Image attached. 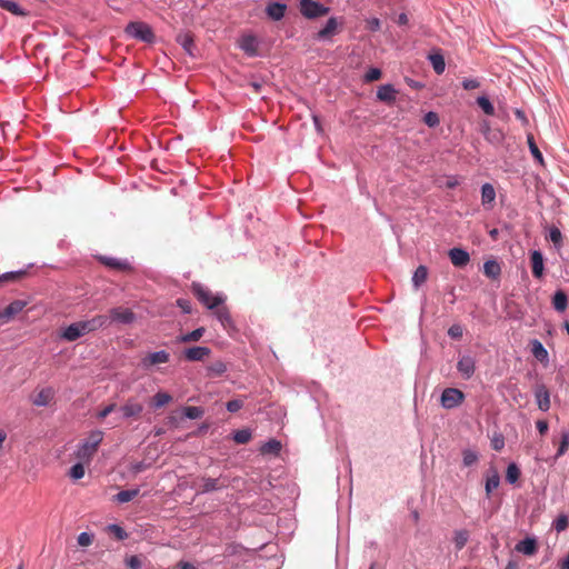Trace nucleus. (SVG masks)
I'll use <instances>...</instances> for the list:
<instances>
[{
	"label": "nucleus",
	"instance_id": "nucleus-1",
	"mask_svg": "<svg viewBox=\"0 0 569 569\" xmlns=\"http://www.w3.org/2000/svg\"><path fill=\"white\" fill-rule=\"evenodd\" d=\"M191 289L196 298L210 310H213L226 301V296L223 293H217L213 296L208 288L199 282H193Z\"/></svg>",
	"mask_w": 569,
	"mask_h": 569
},
{
	"label": "nucleus",
	"instance_id": "nucleus-2",
	"mask_svg": "<svg viewBox=\"0 0 569 569\" xmlns=\"http://www.w3.org/2000/svg\"><path fill=\"white\" fill-rule=\"evenodd\" d=\"M124 32L128 37L146 43H153L156 41V34L152 28L142 21L129 22L124 28Z\"/></svg>",
	"mask_w": 569,
	"mask_h": 569
},
{
	"label": "nucleus",
	"instance_id": "nucleus-3",
	"mask_svg": "<svg viewBox=\"0 0 569 569\" xmlns=\"http://www.w3.org/2000/svg\"><path fill=\"white\" fill-rule=\"evenodd\" d=\"M229 487L227 477L220 476L218 478L202 477L200 482L196 485L198 495L221 491Z\"/></svg>",
	"mask_w": 569,
	"mask_h": 569
},
{
	"label": "nucleus",
	"instance_id": "nucleus-4",
	"mask_svg": "<svg viewBox=\"0 0 569 569\" xmlns=\"http://www.w3.org/2000/svg\"><path fill=\"white\" fill-rule=\"evenodd\" d=\"M300 13L307 19H317L329 13L330 8L313 0H299Z\"/></svg>",
	"mask_w": 569,
	"mask_h": 569
},
{
	"label": "nucleus",
	"instance_id": "nucleus-5",
	"mask_svg": "<svg viewBox=\"0 0 569 569\" xmlns=\"http://www.w3.org/2000/svg\"><path fill=\"white\" fill-rule=\"evenodd\" d=\"M103 440V432L101 430H92L88 438L84 439L79 449H78V457L84 458V457H91L96 450L98 449L99 445Z\"/></svg>",
	"mask_w": 569,
	"mask_h": 569
},
{
	"label": "nucleus",
	"instance_id": "nucleus-6",
	"mask_svg": "<svg viewBox=\"0 0 569 569\" xmlns=\"http://www.w3.org/2000/svg\"><path fill=\"white\" fill-rule=\"evenodd\" d=\"M466 399L465 393L458 388H446L443 389L440 403L442 408L451 410L460 406Z\"/></svg>",
	"mask_w": 569,
	"mask_h": 569
},
{
	"label": "nucleus",
	"instance_id": "nucleus-7",
	"mask_svg": "<svg viewBox=\"0 0 569 569\" xmlns=\"http://www.w3.org/2000/svg\"><path fill=\"white\" fill-rule=\"evenodd\" d=\"M28 305V301L17 299L10 302L6 308L0 310V322L7 323L19 315Z\"/></svg>",
	"mask_w": 569,
	"mask_h": 569
},
{
	"label": "nucleus",
	"instance_id": "nucleus-8",
	"mask_svg": "<svg viewBox=\"0 0 569 569\" xmlns=\"http://www.w3.org/2000/svg\"><path fill=\"white\" fill-rule=\"evenodd\" d=\"M109 322L131 325L136 320V315L129 308L116 307L110 310Z\"/></svg>",
	"mask_w": 569,
	"mask_h": 569
},
{
	"label": "nucleus",
	"instance_id": "nucleus-9",
	"mask_svg": "<svg viewBox=\"0 0 569 569\" xmlns=\"http://www.w3.org/2000/svg\"><path fill=\"white\" fill-rule=\"evenodd\" d=\"M457 370L466 380L470 379L476 371V360L470 355H463L457 362Z\"/></svg>",
	"mask_w": 569,
	"mask_h": 569
},
{
	"label": "nucleus",
	"instance_id": "nucleus-10",
	"mask_svg": "<svg viewBox=\"0 0 569 569\" xmlns=\"http://www.w3.org/2000/svg\"><path fill=\"white\" fill-rule=\"evenodd\" d=\"M338 19L331 17L327 20L326 24L316 33L318 41L330 40L338 32Z\"/></svg>",
	"mask_w": 569,
	"mask_h": 569
},
{
	"label": "nucleus",
	"instance_id": "nucleus-11",
	"mask_svg": "<svg viewBox=\"0 0 569 569\" xmlns=\"http://www.w3.org/2000/svg\"><path fill=\"white\" fill-rule=\"evenodd\" d=\"M451 263L457 268L466 267L470 261V254L462 248L455 247L448 252Z\"/></svg>",
	"mask_w": 569,
	"mask_h": 569
},
{
	"label": "nucleus",
	"instance_id": "nucleus-12",
	"mask_svg": "<svg viewBox=\"0 0 569 569\" xmlns=\"http://www.w3.org/2000/svg\"><path fill=\"white\" fill-rule=\"evenodd\" d=\"M530 262L532 276L536 279H541L545 272V259L540 250H532L530 252Z\"/></svg>",
	"mask_w": 569,
	"mask_h": 569
},
{
	"label": "nucleus",
	"instance_id": "nucleus-13",
	"mask_svg": "<svg viewBox=\"0 0 569 569\" xmlns=\"http://www.w3.org/2000/svg\"><path fill=\"white\" fill-rule=\"evenodd\" d=\"M170 360V355L166 350H159L149 353L141 360V365L143 368L148 369L151 366L167 363Z\"/></svg>",
	"mask_w": 569,
	"mask_h": 569
},
{
	"label": "nucleus",
	"instance_id": "nucleus-14",
	"mask_svg": "<svg viewBox=\"0 0 569 569\" xmlns=\"http://www.w3.org/2000/svg\"><path fill=\"white\" fill-rule=\"evenodd\" d=\"M178 44L182 47L184 52L190 57H196V44L193 34L190 32H179L176 37Z\"/></svg>",
	"mask_w": 569,
	"mask_h": 569
},
{
	"label": "nucleus",
	"instance_id": "nucleus-15",
	"mask_svg": "<svg viewBox=\"0 0 569 569\" xmlns=\"http://www.w3.org/2000/svg\"><path fill=\"white\" fill-rule=\"evenodd\" d=\"M240 49L249 57L258 56V40L253 34H244L239 42Z\"/></svg>",
	"mask_w": 569,
	"mask_h": 569
},
{
	"label": "nucleus",
	"instance_id": "nucleus-16",
	"mask_svg": "<svg viewBox=\"0 0 569 569\" xmlns=\"http://www.w3.org/2000/svg\"><path fill=\"white\" fill-rule=\"evenodd\" d=\"M210 353V348L202 346L190 347L183 351V356L188 361H202Z\"/></svg>",
	"mask_w": 569,
	"mask_h": 569
},
{
	"label": "nucleus",
	"instance_id": "nucleus-17",
	"mask_svg": "<svg viewBox=\"0 0 569 569\" xmlns=\"http://www.w3.org/2000/svg\"><path fill=\"white\" fill-rule=\"evenodd\" d=\"M535 396L538 408L541 411H548L550 409V393L548 388L545 385H538L535 389Z\"/></svg>",
	"mask_w": 569,
	"mask_h": 569
},
{
	"label": "nucleus",
	"instance_id": "nucleus-18",
	"mask_svg": "<svg viewBox=\"0 0 569 569\" xmlns=\"http://www.w3.org/2000/svg\"><path fill=\"white\" fill-rule=\"evenodd\" d=\"M98 260L106 267L116 269V270H129L131 269L130 262L127 259H118L108 256H99Z\"/></svg>",
	"mask_w": 569,
	"mask_h": 569
},
{
	"label": "nucleus",
	"instance_id": "nucleus-19",
	"mask_svg": "<svg viewBox=\"0 0 569 569\" xmlns=\"http://www.w3.org/2000/svg\"><path fill=\"white\" fill-rule=\"evenodd\" d=\"M54 389L52 387L42 388L32 399V403L37 407H47L54 398Z\"/></svg>",
	"mask_w": 569,
	"mask_h": 569
},
{
	"label": "nucleus",
	"instance_id": "nucleus-20",
	"mask_svg": "<svg viewBox=\"0 0 569 569\" xmlns=\"http://www.w3.org/2000/svg\"><path fill=\"white\" fill-rule=\"evenodd\" d=\"M286 10H287L286 3H282L279 1H273V2L268 3V6L266 8V13L270 19H272L274 21H280L284 17Z\"/></svg>",
	"mask_w": 569,
	"mask_h": 569
},
{
	"label": "nucleus",
	"instance_id": "nucleus-21",
	"mask_svg": "<svg viewBox=\"0 0 569 569\" xmlns=\"http://www.w3.org/2000/svg\"><path fill=\"white\" fill-rule=\"evenodd\" d=\"M120 411L124 419H129L138 417L143 411V406L132 399H129L123 406H121Z\"/></svg>",
	"mask_w": 569,
	"mask_h": 569
},
{
	"label": "nucleus",
	"instance_id": "nucleus-22",
	"mask_svg": "<svg viewBox=\"0 0 569 569\" xmlns=\"http://www.w3.org/2000/svg\"><path fill=\"white\" fill-rule=\"evenodd\" d=\"M396 89L392 84H382L377 90V98L386 103H393L396 101Z\"/></svg>",
	"mask_w": 569,
	"mask_h": 569
},
{
	"label": "nucleus",
	"instance_id": "nucleus-23",
	"mask_svg": "<svg viewBox=\"0 0 569 569\" xmlns=\"http://www.w3.org/2000/svg\"><path fill=\"white\" fill-rule=\"evenodd\" d=\"M516 550L526 556H532L537 552V540L535 538L527 537L516 545Z\"/></svg>",
	"mask_w": 569,
	"mask_h": 569
},
{
	"label": "nucleus",
	"instance_id": "nucleus-24",
	"mask_svg": "<svg viewBox=\"0 0 569 569\" xmlns=\"http://www.w3.org/2000/svg\"><path fill=\"white\" fill-rule=\"evenodd\" d=\"M81 337L83 336L76 322H72L68 327L63 328L60 333V338L68 342L77 341Z\"/></svg>",
	"mask_w": 569,
	"mask_h": 569
},
{
	"label": "nucleus",
	"instance_id": "nucleus-25",
	"mask_svg": "<svg viewBox=\"0 0 569 569\" xmlns=\"http://www.w3.org/2000/svg\"><path fill=\"white\" fill-rule=\"evenodd\" d=\"M483 273L491 280L498 279L501 274L500 263L496 259H488L483 263Z\"/></svg>",
	"mask_w": 569,
	"mask_h": 569
},
{
	"label": "nucleus",
	"instance_id": "nucleus-26",
	"mask_svg": "<svg viewBox=\"0 0 569 569\" xmlns=\"http://www.w3.org/2000/svg\"><path fill=\"white\" fill-rule=\"evenodd\" d=\"M551 302L556 311L563 312L568 307V296L562 289H558L553 293Z\"/></svg>",
	"mask_w": 569,
	"mask_h": 569
},
{
	"label": "nucleus",
	"instance_id": "nucleus-27",
	"mask_svg": "<svg viewBox=\"0 0 569 569\" xmlns=\"http://www.w3.org/2000/svg\"><path fill=\"white\" fill-rule=\"evenodd\" d=\"M496 199V190L491 183H483L481 186V203L485 207H491Z\"/></svg>",
	"mask_w": 569,
	"mask_h": 569
},
{
	"label": "nucleus",
	"instance_id": "nucleus-28",
	"mask_svg": "<svg viewBox=\"0 0 569 569\" xmlns=\"http://www.w3.org/2000/svg\"><path fill=\"white\" fill-rule=\"evenodd\" d=\"M490 473L487 475L485 490L486 495L489 497L491 492L498 488L500 483V476L495 468H490Z\"/></svg>",
	"mask_w": 569,
	"mask_h": 569
},
{
	"label": "nucleus",
	"instance_id": "nucleus-29",
	"mask_svg": "<svg viewBox=\"0 0 569 569\" xmlns=\"http://www.w3.org/2000/svg\"><path fill=\"white\" fill-rule=\"evenodd\" d=\"M207 377L208 378H220L227 372V365L217 360L207 366Z\"/></svg>",
	"mask_w": 569,
	"mask_h": 569
},
{
	"label": "nucleus",
	"instance_id": "nucleus-30",
	"mask_svg": "<svg viewBox=\"0 0 569 569\" xmlns=\"http://www.w3.org/2000/svg\"><path fill=\"white\" fill-rule=\"evenodd\" d=\"M530 345H531V353L537 360H539L541 362L548 361V356H549L548 351L538 339L531 340Z\"/></svg>",
	"mask_w": 569,
	"mask_h": 569
},
{
	"label": "nucleus",
	"instance_id": "nucleus-31",
	"mask_svg": "<svg viewBox=\"0 0 569 569\" xmlns=\"http://www.w3.org/2000/svg\"><path fill=\"white\" fill-rule=\"evenodd\" d=\"M469 537V531L466 529H459L453 532V543L457 551H460L465 548Z\"/></svg>",
	"mask_w": 569,
	"mask_h": 569
},
{
	"label": "nucleus",
	"instance_id": "nucleus-32",
	"mask_svg": "<svg viewBox=\"0 0 569 569\" xmlns=\"http://www.w3.org/2000/svg\"><path fill=\"white\" fill-rule=\"evenodd\" d=\"M281 442L277 439H269L267 442H264L261 448H260V452L262 455H273V456H277L279 455L280 450H281Z\"/></svg>",
	"mask_w": 569,
	"mask_h": 569
},
{
	"label": "nucleus",
	"instance_id": "nucleus-33",
	"mask_svg": "<svg viewBox=\"0 0 569 569\" xmlns=\"http://www.w3.org/2000/svg\"><path fill=\"white\" fill-rule=\"evenodd\" d=\"M428 59L433 68V71L437 74H441L445 72L446 62L443 56L440 52L429 54Z\"/></svg>",
	"mask_w": 569,
	"mask_h": 569
},
{
	"label": "nucleus",
	"instance_id": "nucleus-34",
	"mask_svg": "<svg viewBox=\"0 0 569 569\" xmlns=\"http://www.w3.org/2000/svg\"><path fill=\"white\" fill-rule=\"evenodd\" d=\"M0 8L18 17H24L27 14L26 10L12 0H0Z\"/></svg>",
	"mask_w": 569,
	"mask_h": 569
},
{
	"label": "nucleus",
	"instance_id": "nucleus-35",
	"mask_svg": "<svg viewBox=\"0 0 569 569\" xmlns=\"http://www.w3.org/2000/svg\"><path fill=\"white\" fill-rule=\"evenodd\" d=\"M139 488L121 490L113 497V500L117 501L118 503H126L136 498L139 495Z\"/></svg>",
	"mask_w": 569,
	"mask_h": 569
},
{
	"label": "nucleus",
	"instance_id": "nucleus-36",
	"mask_svg": "<svg viewBox=\"0 0 569 569\" xmlns=\"http://www.w3.org/2000/svg\"><path fill=\"white\" fill-rule=\"evenodd\" d=\"M231 438L234 442L239 445H246L251 440L252 432L248 428L239 429L231 433Z\"/></svg>",
	"mask_w": 569,
	"mask_h": 569
},
{
	"label": "nucleus",
	"instance_id": "nucleus-37",
	"mask_svg": "<svg viewBox=\"0 0 569 569\" xmlns=\"http://www.w3.org/2000/svg\"><path fill=\"white\" fill-rule=\"evenodd\" d=\"M427 277H428V269L426 266H419L413 274H412V286L415 288H419L426 280H427Z\"/></svg>",
	"mask_w": 569,
	"mask_h": 569
},
{
	"label": "nucleus",
	"instance_id": "nucleus-38",
	"mask_svg": "<svg viewBox=\"0 0 569 569\" xmlns=\"http://www.w3.org/2000/svg\"><path fill=\"white\" fill-rule=\"evenodd\" d=\"M521 471L516 462H510L506 471V481L510 485L516 483L520 478Z\"/></svg>",
	"mask_w": 569,
	"mask_h": 569
},
{
	"label": "nucleus",
	"instance_id": "nucleus-39",
	"mask_svg": "<svg viewBox=\"0 0 569 569\" xmlns=\"http://www.w3.org/2000/svg\"><path fill=\"white\" fill-rule=\"evenodd\" d=\"M203 333H204V328L199 327L191 332H188L186 335H181L180 337H178V341L183 342V343L194 342V341L200 340L201 337L203 336Z\"/></svg>",
	"mask_w": 569,
	"mask_h": 569
},
{
	"label": "nucleus",
	"instance_id": "nucleus-40",
	"mask_svg": "<svg viewBox=\"0 0 569 569\" xmlns=\"http://www.w3.org/2000/svg\"><path fill=\"white\" fill-rule=\"evenodd\" d=\"M527 142H528V147H529V150H530V153L532 154L533 159L539 162L540 164H543V157H542V153L541 151L539 150L536 141H535V138L531 133H529L527 136Z\"/></svg>",
	"mask_w": 569,
	"mask_h": 569
},
{
	"label": "nucleus",
	"instance_id": "nucleus-41",
	"mask_svg": "<svg viewBox=\"0 0 569 569\" xmlns=\"http://www.w3.org/2000/svg\"><path fill=\"white\" fill-rule=\"evenodd\" d=\"M172 400V397L168 392L159 391L152 398V408L159 409Z\"/></svg>",
	"mask_w": 569,
	"mask_h": 569
},
{
	"label": "nucleus",
	"instance_id": "nucleus-42",
	"mask_svg": "<svg viewBox=\"0 0 569 569\" xmlns=\"http://www.w3.org/2000/svg\"><path fill=\"white\" fill-rule=\"evenodd\" d=\"M490 144L499 147L505 141V133L501 129L495 128L486 138Z\"/></svg>",
	"mask_w": 569,
	"mask_h": 569
},
{
	"label": "nucleus",
	"instance_id": "nucleus-43",
	"mask_svg": "<svg viewBox=\"0 0 569 569\" xmlns=\"http://www.w3.org/2000/svg\"><path fill=\"white\" fill-rule=\"evenodd\" d=\"M478 107L483 111L487 116H493L495 114V107L492 102L489 100L486 96H480L476 100Z\"/></svg>",
	"mask_w": 569,
	"mask_h": 569
},
{
	"label": "nucleus",
	"instance_id": "nucleus-44",
	"mask_svg": "<svg viewBox=\"0 0 569 569\" xmlns=\"http://www.w3.org/2000/svg\"><path fill=\"white\" fill-rule=\"evenodd\" d=\"M216 317L218 321L223 326V328H230L233 326L232 318L227 308H221L216 311Z\"/></svg>",
	"mask_w": 569,
	"mask_h": 569
},
{
	"label": "nucleus",
	"instance_id": "nucleus-45",
	"mask_svg": "<svg viewBox=\"0 0 569 569\" xmlns=\"http://www.w3.org/2000/svg\"><path fill=\"white\" fill-rule=\"evenodd\" d=\"M547 238L553 243V246L557 249H559L562 246V233L558 227L551 226L549 228Z\"/></svg>",
	"mask_w": 569,
	"mask_h": 569
},
{
	"label": "nucleus",
	"instance_id": "nucleus-46",
	"mask_svg": "<svg viewBox=\"0 0 569 569\" xmlns=\"http://www.w3.org/2000/svg\"><path fill=\"white\" fill-rule=\"evenodd\" d=\"M479 455L472 449L462 450V463L465 467H471L477 463Z\"/></svg>",
	"mask_w": 569,
	"mask_h": 569
},
{
	"label": "nucleus",
	"instance_id": "nucleus-47",
	"mask_svg": "<svg viewBox=\"0 0 569 569\" xmlns=\"http://www.w3.org/2000/svg\"><path fill=\"white\" fill-rule=\"evenodd\" d=\"M88 322L93 332L100 328L107 327L109 325V318L104 315H98L91 319H88Z\"/></svg>",
	"mask_w": 569,
	"mask_h": 569
},
{
	"label": "nucleus",
	"instance_id": "nucleus-48",
	"mask_svg": "<svg viewBox=\"0 0 569 569\" xmlns=\"http://www.w3.org/2000/svg\"><path fill=\"white\" fill-rule=\"evenodd\" d=\"M204 410L201 407L188 406L183 408V416L190 420L202 418Z\"/></svg>",
	"mask_w": 569,
	"mask_h": 569
},
{
	"label": "nucleus",
	"instance_id": "nucleus-49",
	"mask_svg": "<svg viewBox=\"0 0 569 569\" xmlns=\"http://www.w3.org/2000/svg\"><path fill=\"white\" fill-rule=\"evenodd\" d=\"M26 274V270L9 271L0 274V284L9 281H17Z\"/></svg>",
	"mask_w": 569,
	"mask_h": 569
},
{
	"label": "nucleus",
	"instance_id": "nucleus-50",
	"mask_svg": "<svg viewBox=\"0 0 569 569\" xmlns=\"http://www.w3.org/2000/svg\"><path fill=\"white\" fill-rule=\"evenodd\" d=\"M126 565L130 569H147L146 562L143 561L141 556H137V555L126 558Z\"/></svg>",
	"mask_w": 569,
	"mask_h": 569
},
{
	"label": "nucleus",
	"instance_id": "nucleus-51",
	"mask_svg": "<svg viewBox=\"0 0 569 569\" xmlns=\"http://www.w3.org/2000/svg\"><path fill=\"white\" fill-rule=\"evenodd\" d=\"M568 526H569V518L565 513L559 515L552 522V527L558 532L566 530Z\"/></svg>",
	"mask_w": 569,
	"mask_h": 569
},
{
	"label": "nucleus",
	"instance_id": "nucleus-52",
	"mask_svg": "<svg viewBox=\"0 0 569 569\" xmlns=\"http://www.w3.org/2000/svg\"><path fill=\"white\" fill-rule=\"evenodd\" d=\"M108 531L112 533L118 540H124L128 538L127 531L117 523H111L107 527Z\"/></svg>",
	"mask_w": 569,
	"mask_h": 569
},
{
	"label": "nucleus",
	"instance_id": "nucleus-53",
	"mask_svg": "<svg viewBox=\"0 0 569 569\" xmlns=\"http://www.w3.org/2000/svg\"><path fill=\"white\" fill-rule=\"evenodd\" d=\"M382 72L379 68L372 67L365 73L363 80L365 82H373L381 78Z\"/></svg>",
	"mask_w": 569,
	"mask_h": 569
},
{
	"label": "nucleus",
	"instance_id": "nucleus-54",
	"mask_svg": "<svg viewBox=\"0 0 569 569\" xmlns=\"http://www.w3.org/2000/svg\"><path fill=\"white\" fill-rule=\"evenodd\" d=\"M423 122L429 127V128H435L439 124L440 122V119H439V116L437 112L435 111H429L427 112L425 116H423Z\"/></svg>",
	"mask_w": 569,
	"mask_h": 569
},
{
	"label": "nucleus",
	"instance_id": "nucleus-55",
	"mask_svg": "<svg viewBox=\"0 0 569 569\" xmlns=\"http://www.w3.org/2000/svg\"><path fill=\"white\" fill-rule=\"evenodd\" d=\"M69 476L74 480L81 479L84 476V467L80 462L74 463L69 470Z\"/></svg>",
	"mask_w": 569,
	"mask_h": 569
},
{
	"label": "nucleus",
	"instance_id": "nucleus-56",
	"mask_svg": "<svg viewBox=\"0 0 569 569\" xmlns=\"http://www.w3.org/2000/svg\"><path fill=\"white\" fill-rule=\"evenodd\" d=\"M569 448V433L565 432L561 436L560 445L556 453V458H559L566 453Z\"/></svg>",
	"mask_w": 569,
	"mask_h": 569
},
{
	"label": "nucleus",
	"instance_id": "nucleus-57",
	"mask_svg": "<svg viewBox=\"0 0 569 569\" xmlns=\"http://www.w3.org/2000/svg\"><path fill=\"white\" fill-rule=\"evenodd\" d=\"M242 407L243 401L241 399H232L226 403V409L232 413L239 411Z\"/></svg>",
	"mask_w": 569,
	"mask_h": 569
},
{
	"label": "nucleus",
	"instance_id": "nucleus-58",
	"mask_svg": "<svg viewBox=\"0 0 569 569\" xmlns=\"http://www.w3.org/2000/svg\"><path fill=\"white\" fill-rule=\"evenodd\" d=\"M463 335V329L460 325H452L449 329H448V336L451 338V339H460Z\"/></svg>",
	"mask_w": 569,
	"mask_h": 569
},
{
	"label": "nucleus",
	"instance_id": "nucleus-59",
	"mask_svg": "<svg viewBox=\"0 0 569 569\" xmlns=\"http://www.w3.org/2000/svg\"><path fill=\"white\" fill-rule=\"evenodd\" d=\"M77 540H78L79 546L87 547V546H90L92 543L93 535H91L89 532H81L78 536Z\"/></svg>",
	"mask_w": 569,
	"mask_h": 569
},
{
	"label": "nucleus",
	"instance_id": "nucleus-60",
	"mask_svg": "<svg viewBox=\"0 0 569 569\" xmlns=\"http://www.w3.org/2000/svg\"><path fill=\"white\" fill-rule=\"evenodd\" d=\"M462 84V88L465 90H473V89H477L480 87V82L478 79H475V78H467V79H463V81L461 82Z\"/></svg>",
	"mask_w": 569,
	"mask_h": 569
},
{
	"label": "nucleus",
	"instance_id": "nucleus-61",
	"mask_svg": "<svg viewBox=\"0 0 569 569\" xmlns=\"http://www.w3.org/2000/svg\"><path fill=\"white\" fill-rule=\"evenodd\" d=\"M491 446H492V449L496 451L501 450L505 446L503 436L502 435L495 436L493 439L491 440Z\"/></svg>",
	"mask_w": 569,
	"mask_h": 569
},
{
	"label": "nucleus",
	"instance_id": "nucleus-62",
	"mask_svg": "<svg viewBox=\"0 0 569 569\" xmlns=\"http://www.w3.org/2000/svg\"><path fill=\"white\" fill-rule=\"evenodd\" d=\"M117 405L116 403H110L108 406H106L102 410H100L97 415V417L99 419H104L106 417H108L111 412L114 411Z\"/></svg>",
	"mask_w": 569,
	"mask_h": 569
},
{
	"label": "nucleus",
	"instance_id": "nucleus-63",
	"mask_svg": "<svg viewBox=\"0 0 569 569\" xmlns=\"http://www.w3.org/2000/svg\"><path fill=\"white\" fill-rule=\"evenodd\" d=\"M177 305L184 313H191V303L189 300L178 299Z\"/></svg>",
	"mask_w": 569,
	"mask_h": 569
},
{
	"label": "nucleus",
	"instance_id": "nucleus-64",
	"mask_svg": "<svg viewBox=\"0 0 569 569\" xmlns=\"http://www.w3.org/2000/svg\"><path fill=\"white\" fill-rule=\"evenodd\" d=\"M82 333V336L92 332L88 320H80L76 322Z\"/></svg>",
	"mask_w": 569,
	"mask_h": 569
}]
</instances>
